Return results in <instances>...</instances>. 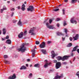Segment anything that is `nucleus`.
I'll use <instances>...</instances> for the list:
<instances>
[{
    "instance_id": "nucleus-1",
    "label": "nucleus",
    "mask_w": 79,
    "mask_h": 79,
    "mask_svg": "<svg viewBox=\"0 0 79 79\" xmlns=\"http://www.w3.org/2000/svg\"><path fill=\"white\" fill-rule=\"evenodd\" d=\"M25 45H29V43H23L21 48L18 49V50L19 51H21L22 53H24L26 50V47L24 46Z\"/></svg>"
},
{
    "instance_id": "nucleus-2",
    "label": "nucleus",
    "mask_w": 79,
    "mask_h": 79,
    "mask_svg": "<svg viewBox=\"0 0 79 79\" xmlns=\"http://www.w3.org/2000/svg\"><path fill=\"white\" fill-rule=\"evenodd\" d=\"M36 29V28L35 27H33V28H31V30H30L29 31V33L31 34V35H35V33H34V31H35Z\"/></svg>"
},
{
    "instance_id": "nucleus-3",
    "label": "nucleus",
    "mask_w": 79,
    "mask_h": 79,
    "mask_svg": "<svg viewBox=\"0 0 79 79\" xmlns=\"http://www.w3.org/2000/svg\"><path fill=\"white\" fill-rule=\"evenodd\" d=\"M61 63L60 62H58L56 64V69H58L61 67Z\"/></svg>"
},
{
    "instance_id": "nucleus-4",
    "label": "nucleus",
    "mask_w": 79,
    "mask_h": 79,
    "mask_svg": "<svg viewBox=\"0 0 79 79\" xmlns=\"http://www.w3.org/2000/svg\"><path fill=\"white\" fill-rule=\"evenodd\" d=\"M28 11H34V6H30L29 7V8H27Z\"/></svg>"
},
{
    "instance_id": "nucleus-5",
    "label": "nucleus",
    "mask_w": 79,
    "mask_h": 79,
    "mask_svg": "<svg viewBox=\"0 0 79 79\" xmlns=\"http://www.w3.org/2000/svg\"><path fill=\"white\" fill-rule=\"evenodd\" d=\"M69 58V56H63V58H62V61H65V60H68Z\"/></svg>"
},
{
    "instance_id": "nucleus-6",
    "label": "nucleus",
    "mask_w": 79,
    "mask_h": 79,
    "mask_svg": "<svg viewBox=\"0 0 79 79\" xmlns=\"http://www.w3.org/2000/svg\"><path fill=\"white\" fill-rule=\"evenodd\" d=\"M45 43L44 42H42V44H41L40 45V47L41 48H45Z\"/></svg>"
},
{
    "instance_id": "nucleus-7",
    "label": "nucleus",
    "mask_w": 79,
    "mask_h": 79,
    "mask_svg": "<svg viewBox=\"0 0 79 79\" xmlns=\"http://www.w3.org/2000/svg\"><path fill=\"white\" fill-rule=\"evenodd\" d=\"M51 53H52L51 56H52V59H53L55 56H56L57 55V54H55V52H54V51H52Z\"/></svg>"
},
{
    "instance_id": "nucleus-8",
    "label": "nucleus",
    "mask_w": 79,
    "mask_h": 79,
    "mask_svg": "<svg viewBox=\"0 0 79 79\" xmlns=\"http://www.w3.org/2000/svg\"><path fill=\"white\" fill-rule=\"evenodd\" d=\"M18 37L19 39H21L23 37V32H21L18 35Z\"/></svg>"
},
{
    "instance_id": "nucleus-9",
    "label": "nucleus",
    "mask_w": 79,
    "mask_h": 79,
    "mask_svg": "<svg viewBox=\"0 0 79 79\" xmlns=\"http://www.w3.org/2000/svg\"><path fill=\"white\" fill-rule=\"evenodd\" d=\"M16 77L15 74H13V75L12 76H10L9 78V79H15L16 78Z\"/></svg>"
},
{
    "instance_id": "nucleus-10",
    "label": "nucleus",
    "mask_w": 79,
    "mask_h": 79,
    "mask_svg": "<svg viewBox=\"0 0 79 79\" xmlns=\"http://www.w3.org/2000/svg\"><path fill=\"white\" fill-rule=\"evenodd\" d=\"M78 37H79V34H77L75 37H73V38L74 39L73 40H76L78 39Z\"/></svg>"
},
{
    "instance_id": "nucleus-11",
    "label": "nucleus",
    "mask_w": 79,
    "mask_h": 79,
    "mask_svg": "<svg viewBox=\"0 0 79 79\" xmlns=\"http://www.w3.org/2000/svg\"><path fill=\"white\" fill-rule=\"evenodd\" d=\"M25 7L26 6H25L24 4H23L21 6V10H22V11H24V10H25Z\"/></svg>"
},
{
    "instance_id": "nucleus-12",
    "label": "nucleus",
    "mask_w": 79,
    "mask_h": 79,
    "mask_svg": "<svg viewBox=\"0 0 79 79\" xmlns=\"http://www.w3.org/2000/svg\"><path fill=\"white\" fill-rule=\"evenodd\" d=\"M70 21L72 23H75V24L77 23V22L76 20H74V18H72Z\"/></svg>"
},
{
    "instance_id": "nucleus-13",
    "label": "nucleus",
    "mask_w": 79,
    "mask_h": 79,
    "mask_svg": "<svg viewBox=\"0 0 79 79\" xmlns=\"http://www.w3.org/2000/svg\"><path fill=\"white\" fill-rule=\"evenodd\" d=\"M6 44H11V40L10 39L7 40L6 41Z\"/></svg>"
},
{
    "instance_id": "nucleus-14",
    "label": "nucleus",
    "mask_w": 79,
    "mask_h": 79,
    "mask_svg": "<svg viewBox=\"0 0 79 79\" xmlns=\"http://www.w3.org/2000/svg\"><path fill=\"white\" fill-rule=\"evenodd\" d=\"M27 69V67H26L25 65L22 66L20 68V70H22V69Z\"/></svg>"
},
{
    "instance_id": "nucleus-15",
    "label": "nucleus",
    "mask_w": 79,
    "mask_h": 79,
    "mask_svg": "<svg viewBox=\"0 0 79 79\" xmlns=\"http://www.w3.org/2000/svg\"><path fill=\"white\" fill-rule=\"evenodd\" d=\"M78 47H79V46H76L75 47H74L73 49V50L72 51V52H75V51H76V50H77V48Z\"/></svg>"
},
{
    "instance_id": "nucleus-16",
    "label": "nucleus",
    "mask_w": 79,
    "mask_h": 79,
    "mask_svg": "<svg viewBox=\"0 0 79 79\" xmlns=\"http://www.w3.org/2000/svg\"><path fill=\"white\" fill-rule=\"evenodd\" d=\"M6 10V8L5 7V6H4L3 9H1V13H3V11L4 10Z\"/></svg>"
},
{
    "instance_id": "nucleus-17",
    "label": "nucleus",
    "mask_w": 79,
    "mask_h": 79,
    "mask_svg": "<svg viewBox=\"0 0 79 79\" xmlns=\"http://www.w3.org/2000/svg\"><path fill=\"white\" fill-rule=\"evenodd\" d=\"M50 63H47L44 65V68H47L48 65H50Z\"/></svg>"
},
{
    "instance_id": "nucleus-18",
    "label": "nucleus",
    "mask_w": 79,
    "mask_h": 79,
    "mask_svg": "<svg viewBox=\"0 0 79 79\" xmlns=\"http://www.w3.org/2000/svg\"><path fill=\"white\" fill-rule=\"evenodd\" d=\"M41 51L43 53V54H46V50L45 49H43L41 50Z\"/></svg>"
},
{
    "instance_id": "nucleus-19",
    "label": "nucleus",
    "mask_w": 79,
    "mask_h": 79,
    "mask_svg": "<svg viewBox=\"0 0 79 79\" xmlns=\"http://www.w3.org/2000/svg\"><path fill=\"white\" fill-rule=\"evenodd\" d=\"M17 24L18 25H19L20 26H22V22H21V20H19V21L17 23Z\"/></svg>"
},
{
    "instance_id": "nucleus-20",
    "label": "nucleus",
    "mask_w": 79,
    "mask_h": 79,
    "mask_svg": "<svg viewBox=\"0 0 79 79\" xmlns=\"http://www.w3.org/2000/svg\"><path fill=\"white\" fill-rule=\"evenodd\" d=\"M57 76L58 79H60L61 77H63V74H61L60 76L58 75H57Z\"/></svg>"
},
{
    "instance_id": "nucleus-21",
    "label": "nucleus",
    "mask_w": 79,
    "mask_h": 79,
    "mask_svg": "<svg viewBox=\"0 0 79 79\" xmlns=\"http://www.w3.org/2000/svg\"><path fill=\"white\" fill-rule=\"evenodd\" d=\"M58 35H64V34H62L61 32H58L57 33Z\"/></svg>"
},
{
    "instance_id": "nucleus-22",
    "label": "nucleus",
    "mask_w": 79,
    "mask_h": 79,
    "mask_svg": "<svg viewBox=\"0 0 79 79\" xmlns=\"http://www.w3.org/2000/svg\"><path fill=\"white\" fill-rule=\"evenodd\" d=\"M34 67H37V68H39L40 67V64H37L34 65Z\"/></svg>"
},
{
    "instance_id": "nucleus-23",
    "label": "nucleus",
    "mask_w": 79,
    "mask_h": 79,
    "mask_svg": "<svg viewBox=\"0 0 79 79\" xmlns=\"http://www.w3.org/2000/svg\"><path fill=\"white\" fill-rule=\"evenodd\" d=\"M57 60L58 61H60V60H62V57L61 56H58L57 57Z\"/></svg>"
},
{
    "instance_id": "nucleus-24",
    "label": "nucleus",
    "mask_w": 79,
    "mask_h": 79,
    "mask_svg": "<svg viewBox=\"0 0 79 79\" xmlns=\"http://www.w3.org/2000/svg\"><path fill=\"white\" fill-rule=\"evenodd\" d=\"M48 28H49V29H53V28H54V27H53V26H48Z\"/></svg>"
},
{
    "instance_id": "nucleus-25",
    "label": "nucleus",
    "mask_w": 79,
    "mask_h": 79,
    "mask_svg": "<svg viewBox=\"0 0 79 79\" xmlns=\"http://www.w3.org/2000/svg\"><path fill=\"white\" fill-rule=\"evenodd\" d=\"M72 45V43H69V44H68L67 46V47H71V46Z\"/></svg>"
},
{
    "instance_id": "nucleus-26",
    "label": "nucleus",
    "mask_w": 79,
    "mask_h": 79,
    "mask_svg": "<svg viewBox=\"0 0 79 79\" xmlns=\"http://www.w3.org/2000/svg\"><path fill=\"white\" fill-rule=\"evenodd\" d=\"M3 34L5 35L6 34V29L5 28L3 29Z\"/></svg>"
},
{
    "instance_id": "nucleus-27",
    "label": "nucleus",
    "mask_w": 79,
    "mask_h": 79,
    "mask_svg": "<svg viewBox=\"0 0 79 79\" xmlns=\"http://www.w3.org/2000/svg\"><path fill=\"white\" fill-rule=\"evenodd\" d=\"M4 63H6V64H10V62L9 61L6 60H4Z\"/></svg>"
},
{
    "instance_id": "nucleus-28",
    "label": "nucleus",
    "mask_w": 79,
    "mask_h": 79,
    "mask_svg": "<svg viewBox=\"0 0 79 79\" xmlns=\"http://www.w3.org/2000/svg\"><path fill=\"white\" fill-rule=\"evenodd\" d=\"M77 0H72L71 3H74L76 2Z\"/></svg>"
},
{
    "instance_id": "nucleus-29",
    "label": "nucleus",
    "mask_w": 79,
    "mask_h": 79,
    "mask_svg": "<svg viewBox=\"0 0 79 79\" xmlns=\"http://www.w3.org/2000/svg\"><path fill=\"white\" fill-rule=\"evenodd\" d=\"M64 23H63L64 26H65L66 25H67V23H66V22L65 21H64Z\"/></svg>"
},
{
    "instance_id": "nucleus-30",
    "label": "nucleus",
    "mask_w": 79,
    "mask_h": 79,
    "mask_svg": "<svg viewBox=\"0 0 79 79\" xmlns=\"http://www.w3.org/2000/svg\"><path fill=\"white\" fill-rule=\"evenodd\" d=\"M31 52H32V53H35V48L33 50H32Z\"/></svg>"
},
{
    "instance_id": "nucleus-31",
    "label": "nucleus",
    "mask_w": 79,
    "mask_h": 79,
    "mask_svg": "<svg viewBox=\"0 0 79 79\" xmlns=\"http://www.w3.org/2000/svg\"><path fill=\"white\" fill-rule=\"evenodd\" d=\"M64 30H65L64 31L65 32L66 34H67V32H68V29L66 28H65L64 29Z\"/></svg>"
},
{
    "instance_id": "nucleus-32",
    "label": "nucleus",
    "mask_w": 79,
    "mask_h": 79,
    "mask_svg": "<svg viewBox=\"0 0 79 79\" xmlns=\"http://www.w3.org/2000/svg\"><path fill=\"white\" fill-rule=\"evenodd\" d=\"M4 58H8V56L7 55H4Z\"/></svg>"
},
{
    "instance_id": "nucleus-33",
    "label": "nucleus",
    "mask_w": 79,
    "mask_h": 79,
    "mask_svg": "<svg viewBox=\"0 0 79 79\" xmlns=\"http://www.w3.org/2000/svg\"><path fill=\"white\" fill-rule=\"evenodd\" d=\"M49 21L50 24H51L52 23V21H53V19H49Z\"/></svg>"
},
{
    "instance_id": "nucleus-34",
    "label": "nucleus",
    "mask_w": 79,
    "mask_h": 79,
    "mask_svg": "<svg viewBox=\"0 0 79 79\" xmlns=\"http://www.w3.org/2000/svg\"><path fill=\"white\" fill-rule=\"evenodd\" d=\"M35 43L36 44V45H39V44H40V42L39 41H36Z\"/></svg>"
},
{
    "instance_id": "nucleus-35",
    "label": "nucleus",
    "mask_w": 79,
    "mask_h": 79,
    "mask_svg": "<svg viewBox=\"0 0 79 79\" xmlns=\"http://www.w3.org/2000/svg\"><path fill=\"white\" fill-rule=\"evenodd\" d=\"M62 11L63 12V15H65V10H64V9H63L62 10Z\"/></svg>"
},
{
    "instance_id": "nucleus-36",
    "label": "nucleus",
    "mask_w": 79,
    "mask_h": 79,
    "mask_svg": "<svg viewBox=\"0 0 79 79\" xmlns=\"http://www.w3.org/2000/svg\"><path fill=\"white\" fill-rule=\"evenodd\" d=\"M59 10H60L59 9H57L54 10H53L54 11H59Z\"/></svg>"
},
{
    "instance_id": "nucleus-37",
    "label": "nucleus",
    "mask_w": 79,
    "mask_h": 79,
    "mask_svg": "<svg viewBox=\"0 0 79 79\" xmlns=\"http://www.w3.org/2000/svg\"><path fill=\"white\" fill-rule=\"evenodd\" d=\"M76 75L77 76H78L79 78V71L77 72V73L76 74Z\"/></svg>"
},
{
    "instance_id": "nucleus-38",
    "label": "nucleus",
    "mask_w": 79,
    "mask_h": 79,
    "mask_svg": "<svg viewBox=\"0 0 79 79\" xmlns=\"http://www.w3.org/2000/svg\"><path fill=\"white\" fill-rule=\"evenodd\" d=\"M53 62L54 63H56L58 62H57V60H53Z\"/></svg>"
},
{
    "instance_id": "nucleus-39",
    "label": "nucleus",
    "mask_w": 79,
    "mask_h": 79,
    "mask_svg": "<svg viewBox=\"0 0 79 79\" xmlns=\"http://www.w3.org/2000/svg\"><path fill=\"white\" fill-rule=\"evenodd\" d=\"M32 57H33V58H34V57H35V53H32Z\"/></svg>"
},
{
    "instance_id": "nucleus-40",
    "label": "nucleus",
    "mask_w": 79,
    "mask_h": 79,
    "mask_svg": "<svg viewBox=\"0 0 79 79\" xmlns=\"http://www.w3.org/2000/svg\"><path fill=\"white\" fill-rule=\"evenodd\" d=\"M60 20H61V19L59 18H57L56 19V21H60Z\"/></svg>"
},
{
    "instance_id": "nucleus-41",
    "label": "nucleus",
    "mask_w": 79,
    "mask_h": 79,
    "mask_svg": "<svg viewBox=\"0 0 79 79\" xmlns=\"http://www.w3.org/2000/svg\"><path fill=\"white\" fill-rule=\"evenodd\" d=\"M32 73H30L29 75V77H32Z\"/></svg>"
},
{
    "instance_id": "nucleus-42",
    "label": "nucleus",
    "mask_w": 79,
    "mask_h": 79,
    "mask_svg": "<svg viewBox=\"0 0 79 79\" xmlns=\"http://www.w3.org/2000/svg\"><path fill=\"white\" fill-rule=\"evenodd\" d=\"M59 79V78H58V76H57V75L55 76L54 77V78H53V79Z\"/></svg>"
},
{
    "instance_id": "nucleus-43",
    "label": "nucleus",
    "mask_w": 79,
    "mask_h": 79,
    "mask_svg": "<svg viewBox=\"0 0 79 79\" xmlns=\"http://www.w3.org/2000/svg\"><path fill=\"white\" fill-rule=\"evenodd\" d=\"M27 34V31H25L24 32V35H26Z\"/></svg>"
},
{
    "instance_id": "nucleus-44",
    "label": "nucleus",
    "mask_w": 79,
    "mask_h": 79,
    "mask_svg": "<svg viewBox=\"0 0 79 79\" xmlns=\"http://www.w3.org/2000/svg\"><path fill=\"white\" fill-rule=\"evenodd\" d=\"M69 40H70V41H72V40H73V38L71 37H70Z\"/></svg>"
},
{
    "instance_id": "nucleus-45",
    "label": "nucleus",
    "mask_w": 79,
    "mask_h": 79,
    "mask_svg": "<svg viewBox=\"0 0 79 79\" xmlns=\"http://www.w3.org/2000/svg\"><path fill=\"white\" fill-rule=\"evenodd\" d=\"M62 41H64V40H65V37L63 38V37H62Z\"/></svg>"
},
{
    "instance_id": "nucleus-46",
    "label": "nucleus",
    "mask_w": 79,
    "mask_h": 79,
    "mask_svg": "<svg viewBox=\"0 0 79 79\" xmlns=\"http://www.w3.org/2000/svg\"><path fill=\"white\" fill-rule=\"evenodd\" d=\"M14 12H12V13L11 15V17H13V15H14Z\"/></svg>"
},
{
    "instance_id": "nucleus-47",
    "label": "nucleus",
    "mask_w": 79,
    "mask_h": 79,
    "mask_svg": "<svg viewBox=\"0 0 79 79\" xmlns=\"http://www.w3.org/2000/svg\"><path fill=\"white\" fill-rule=\"evenodd\" d=\"M47 43L48 44H50L51 43V41H48Z\"/></svg>"
},
{
    "instance_id": "nucleus-48",
    "label": "nucleus",
    "mask_w": 79,
    "mask_h": 79,
    "mask_svg": "<svg viewBox=\"0 0 79 79\" xmlns=\"http://www.w3.org/2000/svg\"><path fill=\"white\" fill-rule=\"evenodd\" d=\"M6 39H9V36H7L6 37Z\"/></svg>"
},
{
    "instance_id": "nucleus-49",
    "label": "nucleus",
    "mask_w": 79,
    "mask_h": 79,
    "mask_svg": "<svg viewBox=\"0 0 79 79\" xmlns=\"http://www.w3.org/2000/svg\"><path fill=\"white\" fill-rule=\"evenodd\" d=\"M57 27H60V24L59 23H57Z\"/></svg>"
},
{
    "instance_id": "nucleus-50",
    "label": "nucleus",
    "mask_w": 79,
    "mask_h": 79,
    "mask_svg": "<svg viewBox=\"0 0 79 79\" xmlns=\"http://www.w3.org/2000/svg\"><path fill=\"white\" fill-rule=\"evenodd\" d=\"M64 2H65L66 3H67L68 2V0H64Z\"/></svg>"
},
{
    "instance_id": "nucleus-51",
    "label": "nucleus",
    "mask_w": 79,
    "mask_h": 79,
    "mask_svg": "<svg viewBox=\"0 0 79 79\" xmlns=\"http://www.w3.org/2000/svg\"><path fill=\"white\" fill-rule=\"evenodd\" d=\"M63 64H66L67 63H66V62H64L63 63Z\"/></svg>"
},
{
    "instance_id": "nucleus-52",
    "label": "nucleus",
    "mask_w": 79,
    "mask_h": 79,
    "mask_svg": "<svg viewBox=\"0 0 79 79\" xmlns=\"http://www.w3.org/2000/svg\"><path fill=\"white\" fill-rule=\"evenodd\" d=\"M15 9L14 8H12V9L11 10V11H14L15 10Z\"/></svg>"
},
{
    "instance_id": "nucleus-53",
    "label": "nucleus",
    "mask_w": 79,
    "mask_h": 79,
    "mask_svg": "<svg viewBox=\"0 0 79 79\" xmlns=\"http://www.w3.org/2000/svg\"><path fill=\"white\" fill-rule=\"evenodd\" d=\"M77 52L79 54V49H77Z\"/></svg>"
},
{
    "instance_id": "nucleus-54",
    "label": "nucleus",
    "mask_w": 79,
    "mask_h": 79,
    "mask_svg": "<svg viewBox=\"0 0 79 79\" xmlns=\"http://www.w3.org/2000/svg\"><path fill=\"white\" fill-rule=\"evenodd\" d=\"M30 61H31V60H30V59H27V61H28V62Z\"/></svg>"
},
{
    "instance_id": "nucleus-55",
    "label": "nucleus",
    "mask_w": 79,
    "mask_h": 79,
    "mask_svg": "<svg viewBox=\"0 0 79 79\" xmlns=\"http://www.w3.org/2000/svg\"><path fill=\"white\" fill-rule=\"evenodd\" d=\"M13 22L14 23H16V21L15 20H13Z\"/></svg>"
},
{
    "instance_id": "nucleus-56",
    "label": "nucleus",
    "mask_w": 79,
    "mask_h": 79,
    "mask_svg": "<svg viewBox=\"0 0 79 79\" xmlns=\"http://www.w3.org/2000/svg\"><path fill=\"white\" fill-rule=\"evenodd\" d=\"M75 60H76V57H74L73 58V61H74Z\"/></svg>"
},
{
    "instance_id": "nucleus-57",
    "label": "nucleus",
    "mask_w": 79,
    "mask_h": 79,
    "mask_svg": "<svg viewBox=\"0 0 79 79\" xmlns=\"http://www.w3.org/2000/svg\"><path fill=\"white\" fill-rule=\"evenodd\" d=\"M46 25H47V27H48V26H48V23H46Z\"/></svg>"
},
{
    "instance_id": "nucleus-58",
    "label": "nucleus",
    "mask_w": 79,
    "mask_h": 79,
    "mask_svg": "<svg viewBox=\"0 0 79 79\" xmlns=\"http://www.w3.org/2000/svg\"><path fill=\"white\" fill-rule=\"evenodd\" d=\"M73 53L72 52L71 53V56H73Z\"/></svg>"
},
{
    "instance_id": "nucleus-59",
    "label": "nucleus",
    "mask_w": 79,
    "mask_h": 79,
    "mask_svg": "<svg viewBox=\"0 0 79 79\" xmlns=\"http://www.w3.org/2000/svg\"><path fill=\"white\" fill-rule=\"evenodd\" d=\"M18 9H19V10H20V9H21V7H20V6H19L18 7Z\"/></svg>"
},
{
    "instance_id": "nucleus-60",
    "label": "nucleus",
    "mask_w": 79,
    "mask_h": 79,
    "mask_svg": "<svg viewBox=\"0 0 79 79\" xmlns=\"http://www.w3.org/2000/svg\"><path fill=\"white\" fill-rule=\"evenodd\" d=\"M26 66H27V67H28V64H26Z\"/></svg>"
},
{
    "instance_id": "nucleus-61",
    "label": "nucleus",
    "mask_w": 79,
    "mask_h": 79,
    "mask_svg": "<svg viewBox=\"0 0 79 79\" xmlns=\"http://www.w3.org/2000/svg\"><path fill=\"white\" fill-rule=\"evenodd\" d=\"M2 41L5 40V39L4 38H2Z\"/></svg>"
},
{
    "instance_id": "nucleus-62",
    "label": "nucleus",
    "mask_w": 79,
    "mask_h": 79,
    "mask_svg": "<svg viewBox=\"0 0 79 79\" xmlns=\"http://www.w3.org/2000/svg\"><path fill=\"white\" fill-rule=\"evenodd\" d=\"M66 37H69V36L68 35H66Z\"/></svg>"
},
{
    "instance_id": "nucleus-63",
    "label": "nucleus",
    "mask_w": 79,
    "mask_h": 79,
    "mask_svg": "<svg viewBox=\"0 0 79 79\" xmlns=\"http://www.w3.org/2000/svg\"><path fill=\"white\" fill-rule=\"evenodd\" d=\"M30 67H32V64H30Z\"/></svg>"
},
{
    "instance_id": "nucleus-64",
    "label": "nucleus",
    "mask_w": 79,
    "mask_h": 79,
    "mask_svg": "<svg viewBox=\"0 0 79 79\" xmlns=\"http://www.w3.org/2000/svg\"><path fill=\"white\" fill-rule=\"evenodd\" d=\"M24 4H26V2H24Z\"/></svg>"
}]
</instances>
